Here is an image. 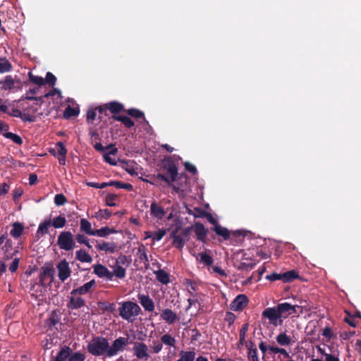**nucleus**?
Segmentation results:
<instances>
[{"mask_svg":"<svg viewBox=\"0 0 361 361\" xmlns=\"http://www.w3.org/2000/svg\"><path fill=\"white\" fill-rule=\"evenodd\" d=\"M109 341L106 337L94 336L88 343L87 350L93 356L108 357Z\"/></svg>","mask_w":361,"mask_h":361,"instance_id":"f257e3e1","label":"nucleus"},{"mask_svg":"<svg viewBox=\"0 0 361 361\" xmlns=\"http://www.w3.org/2000/svg\"><path fill=\"white\" fill-rule=\"evenodd\" d=\"M120 305L121 306L118 308L119 316L128 322H133L135 317L142 312L141 308L136 302L130 300L123 302Z\"/></svg>","mask_w":361,"mask_h":361,"instance_id":"f03ea898","label":"nucleus"},{"mask_svg":"<svg viewBox=\"0 0 361 361\" xmlns=\"http://www.w3.org/2000/svg\"><path fill=\"white\" fill-rule=\"evenodd\" d=\"M57 244L63 250L70 251L75 246L73 235L71 231H62L58 236Z\"/></svg>","mask_w":361,"mask_h":361,"instance_id":"7ed1b4c3","label":"nucleus"},{"mask_svg":"<svg viewBox=\"0 0 361 361\" xmlns=\"http://www.w3.org/2000/svg\"><path fill=\"white\" fill-rule=\"evenodd\" d=\"M176 183H172V188L176 193H183L190 190V178L185 173H180L176 178Z\"/></svg>","mask_w":361,"mask_h":361,"instance_id":"20e7f679","label":"nucleus"},{"mask_svg":"<svg viewBox=\"0 0 361 361\" xmlns=\"http://www.w3.org/2000/svg\"><path fill=\"white\" fill-rule=\"evenodd\" d=\"M164 169L169 173L170 177H167L164 174L158 173L157 178L159 180L164 181L169 186L172 185L173 183H175L178 176V168L173 162H170L168 164L164 165Z\"/></svg>","mask_w":361,"mask_h":361,"instance_id":"39448f33","label":"nucleus"},{"mask_svg":"<svg viewBox=\"0 0 361 361\" xmlns=\"http://www.w3.org/2000/svg\"><path fill=\"white\" fill-rule=\"evenodd\" d=\"M129 344L128 338L120 336L115 339L111 345L109 344L108 357H111L118 354V352L124 350L125 347Z\"/></svg>","mask_w":361,"mask_h":361,"instance_id":"423d86ee","label":"nucleus"},{"mask_svg":"<svg viewBox=\"0 0 361 361\" xmlns=\"http://www.w3.org/2000/svg\"><path fill=\"white\" fill-rule=\"evenodd\" d=\"M262 317L269 320V323L274 326L281 325L283 323L280 314L278 313L277 307H267L264 310Z\"/></svg>","mask_w":361,"mask_h":361,"instance_id":"0eeeda50","label":"nucleus"},{"mask_svg":"<svg viewBox=\"0 0 361 361\" xmlns=\"http://www.w3.org/2000/svg\"><path fill=\"white\" fill-rule=\"evenodd\" d=\"M133 351L134 355L139 360L147 361L150 357L147 345L142 342H134Z\"/></svg>","mask_w":361,"mask_h":361,"instance_id":"6e6552de","label":"nucleus"},{"mask_svg":"<svg viewBox=\"0 0 361 361\" xmlns=\"http://www.w3.org/2000/svg\"><path fill=\"white\" fill-rule=\"evenodd\" d=\"M248 303L249 299L247 296L244 294H240L231 302L230 309L235 312L242 311L247 306Z\"/></svg>","mask_w":361,"mask_h":361,"instance_id":"1a4fd4ad","label":"nucleus"},{"mask_svg":"<svg viewBox=\"0 0 361 361\" xmlns=\"http://www.w3.org/2000/svg\"><path fill=\"white\" fill-rule=\"evenodd\" d=\"M2 85V89L5 90H20L22 88L21 81L16 79L12 75H6L3 81L0 82Z\"/></svg>","mask_w":361,"mask_h":361,"instance_id":"9d476101","label":"nucleus"},{"mask_svg":"<svg viewBox=\"0 0 361 361\" xmlns=\"http://www.w3.org/2000/svg\"><path fill=\"white\" fill-rule=\"evenodd\" d=\"M59 279L64 282L71 274V269L68 262L64 259L57 264Z\"/></svg>","mask_w":361,"mask_h":361,"instance_id":"9b49d317","label":"nucleus"},{"mask_svg":"<svg viewBox=\"0 0 361 361\" xmlns=\"http://www.w3.org/2000/svg\"><path fill=\"white\" fill-rule=\"evenodd\" d=\"M55 274L54 268L51 266H44L42 267V270L39 274V283L41 286H45V280L49 278L50 279V283L53 281Z\"/></svg>","mask_w":361,"mask_h":361,"instance_id":"f8f14e48","label":"nucleus"},{"mask_svg":"<svg viewBox=\"0 0 361 361\" xmlns=\"http://www.w3.org/2000/svg\"><path fill=\"white\" fill-rule=\"evenodd\" d=\"M160 318L169 325L173 324L179 321V317L172 310L169 308L163 309L161 310Z\"/></svg>","mask_w":361,"mask_h":361,"instance_id":"ddd939ff","label":"nucleus"},{"mask_svg":"<svg viewBox=\"0 0 361 361\" xmlns=\"http://www.w3.org/2000/svg\"><path fill=\"white\" fill-rule=\"evenodd\" d=\"M94 273L99 278H106L109 281H112L114 279V274L101 264L94 266Z\"/></svg>","mask_w":361,"mask_h":361,"instance_id":"4468645a","label":"nucleus"},{"mask_svg":"<svg viewBox=\"0 0 361 361\" xmlns=\"http://www.w3.org/2000/svg\"><path fill=\"white\" fill-rule=\"evenodd\" d=\"M96 282L94 279L91 280L90 281L85 283L84 285L73 289L71 292V294L72 295H85L89 293H91L92 291V287H95Z\"/></svg>","mask_w":361,"mask_h":361,"instance_id":"2eb2a0df","label":"nucleus"},{"mask_svg":"<svg viewBox=\"0 0 361 361\" xmlns=\"http://www.w3.org/2000/svg\"><path fill=\"white\" fill-rule=\"evenodd\" d=\"M137 298L140 305L143 307L145 311L153 312L154 310V303L152 299L148 295L139 293Z\"/></svg>","mask_w":361,"mask_h":361,"instance_id":"dca6fc26","label":"nucleus"},{"mask_svg":"<svg viewBox=\"0 0 361 361\" xmlns=\"http://www.w3.org/2000/svg\"><path fill=\"white\" fill-rule=\"evenodd\" d=\"M278 313L280 314L281 318H287L291 315V310H294L293 306L288 302L280 303L276 306Z\"/></svg>","mask_w":361,"mask_h":361,"instance_id":"f3484780","label":"nucleus"},{"mask_svg":"<svg viewBox=\"0 0 361 361\" xmlns=\"http://www.w3.org/2000/svg\"><path fill=\"white\" fill-rule=\"evenodd\" d=\"M109 120L110 124L112 123L111 120L120 121L127 128H131L135 126L134 121L126 116L113 115Z\"/></svg>","mask_w":361,"mask_h":361,"instance_id":"a211bd4d","label":"nucleus"},{"mask_svg":"<svg viewBox=\"0 0 361 361\" xmlns=\"http://www.w3.org/2000/svg\"><path fill=\"white\" fill-rule=\"evenodd\" d=\"M194 231L197 235V240L204 243L207 235V230L204 225L200 222L195 223L194 225Z\"/></svg>","mask_w":361,"mask_h":361,"instance_id":"6ab92c4d","label":"nucleus"},{"mask_svg":"<svg viewBox=\"0 0 361 361\" xmlns=\"http://www.w3.org/2000/svg\"><path fill=\"white\" fill-rule=\"evenodd\" d=\"M106 148H109V152L103 154L104 160L111 166H116L117 162L115 159H112L110 155H115L118 152V149L112 144L107 145Z\"/></svg>","mask_w":361,"mask_h":361,"instance_id":"aec40b11","label":"nucleus"},{"mask_svg":"<svg viewBox=\"0 0 361 361\" xmlns=\"http://www.w3.org/2000/svg\"><path fill=\"white\" fill-rule=\"evenodd\" d=\"M85 305V301L81 297L75 298L73 295L71 297L70 300L67 303V307L71 310H78Z\"/></svg>","mask_w":361,"mask_h":361,"instance_id":"412c9836","label":"nucleus"},{"mask_svg":"<svg viewBox=\"0 0 361 361\" xmlns=\"http://www.w3.org/2000/svg\"><path fill=\"white\" fill-rule=\"evenodd\" d=\"M71 353L72 349L69 346L64 345L61 348L53 361H66L69 359Z\"/></svg>","mask_w":361,"mask_h":361,"instance_id":"4be33fe9","label":"nucleus"},{"mask_svg":"<svg viewBox=\"0 0 361 361\" xmlns=\"http://www.w3.org/2000/svg\"><path fill=\"white\" fill-rule=\"evenodd\" d=\"M177 229L172 231L170 234V238L173 239V245L177 249L181 250L185 245V240L180 235L177 234Z\"/></svg>","mask_w":361,"mask_h":361,"instance_id":"5701e85b","label":"nucleus"},{"mask_svg":"<svg viewBox=\"0 0 361 361\" xmlns=\"http://www.w3.org/2000/svg\"><path fill=\"white\" fill-rule=\"evenodd\" d=\"M96 247L99 251H105L109 253H114L117 246L114 242H103L102 243H98L96 245Z\"/></svg>","mask_w":361,"mask_h":361,"instance_id":"b1692460","label":"nucleus"},{"mask_svg":"<svg viewBox=\"0 0 361 361\" xmlns=\"http://www.w3.org/2000/svg\"><path fill=\"white\" fill-rule=\"evenodd\" d=\"M151 215L159 219H162L165 216V211L163 207L159 206L156 202H153L150 206Z\"/></svg>","mask_w":361,"mask_h":361,"instance_id":"393cba45","label":"nucleus"},{"mask_svg":"<svg viewBox=\"0 0 361 361\" xmlns=\"http://www.w3.org/2000/svg\"><path fill=\"white\" fill-rule=\"evenodd\" d=\"M106 104L109 111L114 115H118V114L126 111L123 104L118 102L113 101Z\"/></svg>","mask_w":361,"mask_h":361,"instance_id":"a878e982","label":"nucleus"},{"mask_svg":"<svg viewBox=\"0 0 361 361\" xmlns=\"http://www.w3.org/2000/svg\"><path fill=\"white\" fill-rule=\"evenodd\" d=\"M24 225L20 222H14L12 224V228L10 231V235L14 238H18L23 233Z\"/></svg>","mask_w":361,"mask_h":361,"instance_id":"bb28decb","label":"nucleus"},{"mask_svg":"<svg viewBox=\"0 0 361 361\" xmlns=\"http://www.w3.org/2000/svg\"><path fill=\"white\" fill-rule=\"evenodd\" d=\"M154 274L156 276L157 280L164 285H167L170 283V276L164 269H159L154 271Z\"/></svg>","mask_w":361,"mask_h":361,"instance_id":"cd10ccee","label":"nucleus"},{"mask_svg":"<svg viewBox=\"0 0 361 361\" xmlns=\"http://www.w3.org/2000/svg\"><path fill=\"white\" fill-rule=\"evenodd\" d=\"M75 259L81 262L91 263L92 262V257L82 249L75 252Z\"/></svg>","mask_w":361,"mask_h":361,"instance_id":"c85d7f7f","label":"nucleus"},{"mask_svg":"<svg viewBox=\"0 0 361 361\" xmlns=\"http://www.w3.org/2000/svg\"><path fill=\"white\" fill-rule=\"evenodd\" d=\"M216 235L221 236L224 240H228L230 238L231 232L228 229L218 224L212 228Z\"/></svg>","mask_w":361,"mask_h":361,"instance_id":"c756f323","label":"nucleus"},{"mask_svg":"<svg viewBox=\"0 0 361 361\" xmlns=\"http://www.w3.org/2000/svg\"><path fill=\"white\" fill-rule=\"evenodd\" d=\"M2 250L5 252L6 259H8L12 258L18 252L17 250H13L12 241L10 239L6 240L4 246Z\"/></svg>","mask_w":361,"mask_h":361,"instance_id":"7c9ffc66","label":"nucleus"},{"mask_svg":"<svg viewBox=\"0 0 361 361\" xmlns=\"http://www.w3.org/2000/svg\"><path fill=\"white\" fill-rule=\"evenodd\" d=\"M298 278H299V275L295 270H290L282 274V281L283 283L293 282Z\"/></svg>","mask_w":361,"mask_h":361,"instance_id":"2f4dec72","label":"nucleus"},{"mask_svg":"<svg viewBox=\"0 0 361 361\" xmlns=\"http://www.w3.org/2000/svg\"><path fill=\"white\" fill-rule=\"evenodd\" d=\"M195 355L194 350H181L179 353L180 357L176 361H194Z\"/></svg>","mask_w":361,"mask_h":361,"instance_id":"473e14b6","label":"nucleus"},{"mask_svg":"<svg viewBox=\"0 0 361 361\" xmlns=\"http://www.w3.org/2000/svg\"><path fill=\"white\" fill-rule=\"evenodd\" d=\"M80 228L81 231L85 232L86 234L94 235V230L92 229L91 224L86 219L80 220Z\"/></svg>","mask_w":361,"mask_h":361,"instance_id":"72a5a7b5","label":"nucleus"},{"mask_svg":"<svg viewBox=\"0 0 361 361\" xmlns=\"http://www.w3.org/2000/svg\"><path fill=\"white\" fill-rule=\"evenodd\" d=\"M137 255L140 262H143L145 265V268L147 269L149 267V259L147 255V249L143 245H141L137 250Z\"/></svg>","mask_w":361,"mask_h":361,"instance_id":"f704fd0d","label":"nucleus"},{"mask_svg":"<svg viewBox=\"0 0 361 361\" xmlns=\"http://www.w3.org/2000/svg\"><path fill=\"white\" fill-rule=\"evenodd\" d=\"M116 232L117 231L114 228H109L107 226H104L99 229L94 230V235L104 238L110 234L116 233Z\"/></svg>","mask_w":361,"mask_h":361,"instance_id":"c9c22d12","label":"nucleus"},{"mask_svg":"<svg viewBox=\"0 0 361 361\" xmlns=\"http://www.w3.org/2000/svg\"><path fill=\"white\" fill-rule=\"evenodd\" d=\"M128 115L136 118V119H142L144 122L148 123L147 121L145 118V114L142 111L139 109L131 108L125 111Z\"/></svg>","mask_w":361,"mask_h":361,"instance_id":"e433bc0d","label":"nucleus"},{"mask_svg":"<svg viewBox=\"0 0 361 361\" xmlns=\"http://www.w3.org/2000/svg\"><path fill=\"white\" fill-rule=\"evenodd\" d=\"M38 88H33V89H30L27 92H26V97L25 98L28 100H35L37 102V103L35 104L37 106L38 104H41L42 103L44 102V100H43V96L42 97H35L33 96V94H35L37 91Z\"/></svg>","mask_w":361,"mask_h":361,"instance_id":"4c0bfd02","label":"nucleus"},{"mask_svg":"<svg viewBox=\"0 0 361 361\" xmlns=\"http://www.w3.org/2000/svg\"><path fill=\"white\" fill-rule=\"evenodd\" d=\"M13 68L11 62L5 57H0V73L10 72Z\"/></svg>","mask_w":361,"mask_h":361,"instance_id":"58836bf2","label":"nucleus"},{"mask_svg":"<svg viewBox=\"0 0 361 361\" xmlns=\"http://www.w3.org/2000/svg\"><path fill=\"white\" fill-rule=\"evenodd\" d=\"M276 342L282 346L289 345L291 343V338L285 333L279 334L276 338Z\"/></svg>","mask_w":361,"mask_h":361,"instance_id":"ea45409f","label":"nucleus"},{"mask_svg":"<svg viewBox=\"0 0 361 361\" xmlns=\"http://www.w3.org/2000/svg\"><path fill=\"white\" fill-rule=\"evenodd\" d=\"M66 224V219L65 216L61 215L54 218L51 221V225L54 226L55 228H63Z\"/></svg>","mask_w":361,"mask_h":361,"instance_id":"a19ab883","label":"nucleus"},{"mask_svg":"<svg viewBox=\"0 0 361 361\" xmlns=\"http://www.w3.org/2000/svg\"><path fill=\"white\" fill-rule=\"evenodd\" d=\"M3 135L8 139L11 140L14 143L21 145L23 143L20 136L11 132H5Z\"/></svg>","mask_w":361,"mask_h":361,"instance_id":"79ce46f5","label":"nucleus"},{"mask_svg":"<svg viewBox=\"0 0 361 361\" xmlns=\"http://www.w3.org/2000/svg\"><path fill=\"white\" fill-rule=\"evenodd\" d=\"M79 110L77 108H73L68 105L63 112V117L66 119H69L73 116H76L79 114Z\"/></svg>","mask_w":361,"mask_h":361,"instance_id":"37998d69","label":"nucleus"},{"mask_svg":"<svg viewBox=\"0 0 361 361\" xmlns=\"http://www.w3.org/2000/svg\"><path fill=\"white\" fill-rule=\"evenodd\" d=\"M161 341L163 344L171 347H175L176 343V339L169 334L163 335L161 337Z\"/></svg>","mask_w":361,"mask_h":361,"instance_id":"c03bdc74","label":"nucleus"},{"mask_svg":"<svg viewBox=\"0 0 361 361\" xmlns=\"http://www.w3.org/2000/svg\"><path fill=\"white\" fill-rule=\"evenodd\" d=\"M111 186H114L116 188H122L128 191H132L133 186L128 183H123L118 180H111Z\"/></svg>","mask_w":361,"mask_h":361,"instance_id":"a18cd8bd","label":"nucleus"},{"mask_svg":"<svg viewBox=\"0 0 361 361\" xmlns=\"http://www.w3.org/2000/svg\"><path fill=\"white\" fill-rule=\"evenodd\" d=\"M260 351L262 353V360L263 361H267V353H269V345H267L266 342L261 341L258 345Z\"/></svg>","mask_w":361,"mask_h":361,"instance_id":"49530a36","label":"nucleus"},{"mask_svg":"<svg viewBox=\"0 0 361 361\" xmlns=\"http://www.w3.org/2000/svg\"><path fill=\"white\" fill-rule=\"evenodd\" d=\"M249 329V324L245 323L242 325L239 332V344L243 345L245 343V335Z\"/></svg>","mask_w":361,"mask_h":361,"instance_id":"de8ad7c7","label":"nucleus"},{"mask_svg":"<svg viewBox=\"0 0 361 361\" xmlns=\"http://www.w3.org/2000/svg\"><path fill=\"white\" fill-rule=\"evenodd\" d=\"M197 260H200L201 262L208 266L212 264L214 262L212 257L206 252L199 254V258L197 257Z\"/></svg>","mask_w":361,"mask_h":361,"instance_id":"09e8293b","label":"nucleus"},{"mask_svg":"<svg viewBox=\"0 0 361 361\" xmlns=\"http://www.w3.org/2000/svg\"><path fill=\"white\" fill-rule=\"evenodd\" d=\"M28 77L29 80L35 85H37L39 86L45 85V80L42 77L35 75L32 73V72L28 73Z\"/></svg>","mask_w":361,"mask_h":361,"instance_id":"8fccbe9b","label":"nucleus"},{"mask_svg":"<svg viewBox=\"0 0 361 361\" xmlns=\"http://www.w3.org/2000/svg\"><path fill=\"white\" fill-rule=\"evenodd\" d=\"M195 218L198 217H206L207 221L214 226H216V225H218L217 221L213 217V216L208 212H202V214H193Z\"/></svg>","mask_w":361,"mask_h":361,"instance_id":"3c124183","label":"nucleus"},{"mask_svg":"<svg viewBox=\"0 0 361 361\" xmlns=\"http://www.w3.org/2000/svg\"><path fill=\"white\" fill-rule=\"evenodd\" d=\"M112 215L111 211L108 209H100L96 214V217L100 219H108Z\"/></svg>","mask_w":361,"mask_h":361,"instance_id":"603ef678","label":"nucleus"},{"mask_svg":"<svg viewBox=\"0 0 361 361\" xmlns=\"http://www.w3.org/2000/svg\"><path fill=\"white\" fill-rule=\"evenodd\" d=\"M85 354H83L80 352L73 353L72 351V353L71 354L70 357L68 360V361H85Z\"/></svg>","mask_w":361,"mask_h":361,"instance_id":"864d4df0","label":"nucleus"},{"mask_svg":"<svg viewBox=\"0 0 361 361\" xmlns=\"http://www.w3.org/2000/svg\"><path fill=\"white\" fill-rule=\"evenodd\" d=\"M184 284L188 288V293L192 295H195V293L197 290L196 283L190 279H187Z\"/></svg>","mask_w":361,"mask_h":361,"instance_id":"5fc2aeb1","label":"nucleus"},{"mask_svg":"<svg viewBox=\"0 0 361 361\" xmlns=\"http://www.w3.org/2000/svg\"><path fill=\"white\" fill-rule=\"evenodd\" d=\"M255 263H245V262H240L239 265L238 266V270L241 271H249L254 269L255 267Z\"/></svg>","mask_w":361,"mask_h":361,"instance_id":"6e6d98bb","label":"nucleus"},{"mask_svg":"<svg viewBox=\"0 0 361 361\" xmlns=\"http://www.w3.org/2000/svg\"><path fill=\"white\" fill-rule=\"evenodd\" d=\"M166 231L165 230H159L158 231L154 232L152 235L147 233V237L152 238L153 240L159 241L162 239V238L165 235Z\"/></svg>","mask_w":361,"mask_h":361,"instance_id":"4d7b16f0","label":"nucleus"},{"mask_svg":"<svg viewBox=\"0 0 361 361\" xmlns=\"http://www.w3.org/2000/svg\"><path fill=\"white\" fill-rule=\"evenodd\" d=\"M163 348V343L161 341L158 340L152 341V345H151V350L153 353L158 354Z\"/></svg>","mask_w":361,"mask_h":361,"instance_id":"13d9d810","label":"nucleus"},{"mask_svg":"<svg viewBox=\"0 0 361 361\" xmlns=\"http://www.w3.org/2000/svg\"><path fill=\"white\" fill-rule=\"evenodd\" d=\"M118 199V196L114 194H107L105 197L106 204L109 207H115L116 204L115 203V200Z\"/></svg>","mask_w":361,"mask_h":361,"instance_id":"bf43d9fd","label":"nucleus"},{"mask_svg":"<svg viewBox=\"0 0 361 361\" xmlns=\"http://www.w3.org/2000/svg\"><path fill=\"white\" fill-rule=\"evenodd\" d=\"M97 117V109H89L87 111V121L88 123L92 124Z\"/></svg>","mask_w":361,"mask_h":361,"instance_id":"052dcab7","label":"nucleus"},{"mask_svg":"<svg viewBox=\"0 0 361 361\" xmlns=\"http://www.w3.org/2000/svg\"><path fill=\"white\" fill-rule=\"evenodd\" d=\"M75 239L78 243L85 245L89 249L92 248V245L89 243L88 238L82 234H77Z\"/></svg>","mask_w":361,"mask_h":361,"instance_id":"680f3d73","label":"nucleus"},{"mask_svg":"<svg viewBox=\"0 0 361 361\" xmlns=\"http://www.w3.org/2000/svg\"><path fill=\"white\" fill-rule=\"evenodd\" d=\"M67 202V199L62 193L57 194L54 197V203L57 206H62Z\"/></svg>","mask_w":361,"mask_h":361,"instance_id":"e2e57ef3","label":"nucleus"},{"mask_svg":"<svg viewBox=\"0 0 361 361\" xmlns=\"http://www.w3.org/2000/svg\"><path fill=\"white\" fill-rule=\"evenodd\" d=\"M112 273L114 276H116L119 279H123L126 276V269L121 266L116 267Z\"/></svg>","mask_w":361,"mask_h":361,"instance_id":"0e129e2a","label":"nucleus"},{"mask_svg":"<svg viewBox=\"0 0 361 361\" xmlns=\"http://www.w3.org/2000/svg\"><path fill=\"white\" fill-rule=\"evenodd\" d=\"M248 361H260L257 349L247 353Z\"/></svg>","mask_w":361,"mask_h":361,"instance_id":"69168bd1","label":"nucleus"},{"mask_svg":"<svg viewBox=\"0 0 361 361\" xmlns=\"http://www.w3.org/2000/svg\"><path fill=\"white\" fill-rule=\"evenodd\" d=\"M51 225V221H44L39 225L37 232H41L42 234L48 233V227Z\"/></svg>","mask_w":361,"mask_h":361,"instance_id":"338daca9","label":"nucleus"},{"mask_svg":"<svg viewBox=\"0 0 361 361\" xmlns=\"http://www.w3.org/2000/svg\"><path fill=\"white\" fill-rule=\"evenodd\" d=\"M20 118H21L25 122L32 123L35 121L36 116L27 112H22V116Z\"/></svg>","mask_w":361,"mask_h":361,"instance_id":"774afa93","label":"nucleus"}]
</instances>
